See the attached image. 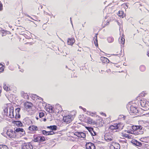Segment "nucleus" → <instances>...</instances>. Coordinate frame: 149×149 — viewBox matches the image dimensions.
<instances>
[{
    "mask_svg": "<svg viewBox=\"0 0 149 149\" xmlns=\"http://www.w3.org/2000/svg\"><path fill=\"white\" fill-rule=\"evenodd\" d=\"M6 134L8 138L13 139L18 138L17 134H19L21 136L25 134V132L22 128H9L7 130Z\"/></svg>",
    "mask_w": 149,
    "mask_h": 149,
    "instance_id": "f257e3e1",
    "label": "nucleus"
},
{
    "mask_svg": "<svg viewBox=\"0 0 149 149\" xmlns=\"http://www.w3.org/2000/svg\"><path fill=\"white\" fill-rule=\"evenodd\" d=\"M143 127L141 125L133 126L132 127V130L130 133L131 134L136 135H139L143 133L142 131Z\"/></svg>",
    "mask_w": 149,
    "mask_h": 149,
    "instance_id": "f03ea898",
    "label": "nucleus"
},
{
    "mask_svg": "<svg viewBox=\"0 0 149 149\" xmlns=\"http://www.w3.org/2000/svg\"><path fill=\"white\" fill-rule=\"evenodd\" d=\"M130 104H128L127 105V108L130 107L129 112L131 115H139V111L137 108L134 107L133 105L130 106Z\"/></svg>",
    "mask_w": 149,
    "mask_h": 149,
    "instance_id": "7ed1b4c3",
    "label": "nucleus"
},
{
    "mask_svg": "<svg viewBox=\"0 0 149 149\" xmlns=\"http://www.w3.org/2000/svg\"><path fill=\"white\" fill-rule=\"evenodd\" d=\"M33 141L35 142H42L46 140L45 137L39 134H34L33 136Z\"/></svg>",
    "mask_w": 149,
    "mask_h": 149,
    "instance_id": "20e7f679",
    "label": "nucleus"
},
{
    "mask_svg": "<svg viewBox=\"0 0 149 149\" xmlns=\"http://www.w3.org/2000/svg\"><path fill=\"white\" fill-rule=\"evenodd\" d=\"M140 102L141 106L144 108L143 110L146 111L149 109V101L143 99L140 100Z\"/></svg>",
    "mask_w": 149,
    "mask_h": 149,
    "instance_id": "39448f33",
    "label": "nucleus"
},
{
    "mask_svg": "<svg viewBox=\"0 0 149 149\" xmlns=\"http://www.w3.org/2000/svg\"><path fill=\"white\" fill-rule=\"evenodd\" d=\"M74 118L73 115L71 114H69L64 116L63 120L65 123L68 124L71 122L73 120Z\"/></svg>",
    "mask_w": 149,
    "mask_h": 149,
    "instance_id": "423d86ee",
    "label": "nucleus"
},
{
    "mask_svg": "<svg viewBox=\"0 0 149 149\" xmlns=\"http://www.w3.org/2000/svg\"><path fill=\"white\" fill-rule=\"evenodd\" d=\"M33 105L31 102L28 101L26 102L24 104V109L26 110L29 111L31 110Z\"/></svg>",
    "mask_w": 149,
    "mask_h": 149,
    "instance_id": "0eeeda50",
    "label": "nucleus"
},
{
    "mask_svg": "<svg viewBox=\"0 0 149 149\" xmlns=\"http://www.w3.org/2000/svg\"><path fill=\"white\" fill-rule=\"evenodd\" d=\"M21 148L22 149H32L33 146L30 143H24L22 146Z\"/></svg>",
    "mask_w": 149,
    "mask_h": 149,
    "instance_id": "6e6552de",
    "label": "nucleus"
},
{
    "mask_svg": "<svg viewBox=\"0 0 149 149\" xmlns=\"http://www.w3.org/2000/svg\"><path fill=\"white\" fill-rule=\"evenodd\" d=\"M28 130L31 133H35L38 130V127L36 125H31L29 127Z\"/></svg>",
    "mask_w": 149,
    "mask_h": 149,
    "instance_id": "1a4fd4ad",
    "label": "nucleus"
},
{
    "mask_svg": "<svg viewBox=\"0 0 149 149\" xmlns=\"http://www.w3.org/2000/svg\"><path fill=\"white\" fill-rule=\"evenodd\" d=\"M74 135L80 138H84L86 136V134L82 132H76L74 133Z\"/></svg>",
    "mask_w": 149,
    "mask_h": 149,
    "instance_id": "9d476101",
    "label": "nucleus"
},
{
    "mask_svg": "<svg viewBox=\"0 0 149 149\" xmlns=\"http://www.w3.org/2000/svg\"><path fill=\"white\" fill-rule=\"evenodd\" d=\"M86 149H95V145L91 142L87 143L86 144Z\"/></svg>",
    "mask_w": 149,
    "mask_h": 149,
    "instance_id": "9b49d317",
    "label": "nucleus"
},
{
    "mask_svg": "<svg viewBox=\"0 0 149 149\" xmlns=\"http://www.w3.org/2000/svg\"><path fill=\"white\" fill-rule=\"evenodd\" d=\"M45 109L46 111L49 113H52L53 112L52 107L50 106L49 104L46 105L45 107Z\"/></svg>",
    "mask_w": 149,
    "mask_h": 149,
    "instance_id": "f8f14e48",
    "label": "nucleus"
},
{
    "mask_svg": "<svg viewBox=\"0 0 149 149\" xmlns=\"http://www.w3.org/2000/svg\"><path fill=\"white\" fill-rule=\"evenodd\" d=\"M110 147L111 149H120V146L118 143H115L111 144Z\"/></svg>",
    "mask_w": 149,
    "mask_h": 149,
    "instance_id": "ddd939ff",
    "label": "nucleus"
},
{
    "mask_svg": "<svg viewBox=\"0 0 149 149\" xmlns=\"http://www.w3.org/2000/svg\"><path fill=\"white\" fill-rule=\"evenodd\" d=\"M85 128L91 133L92 135L94 136L96 135V133L94 131L93 128L87 126L85 127Z\"/></svg>",
    "mask_w": 149,
    "mask_h": 149,
    "instance_id": "4468645a",
    "label": "nucleus"
},
{
    "mask_svg": "<svg viewBox=\"0 0 149 149\" xmlns=\"http://www.w3.org/2000/svg\"><path fill=\"white\" fill-rule=\"evenodd\" d=\"M20 110V109L19 108H17L15 110V118H20V116L19 114Z\"/></svg>",
    "mask_w": 149,
    "mask_h": 149,
    "instance_id": "2eb2a0df",
    "label": "nucleus"
},
{
    "mask_svg": "<svg viewBox=\"0 0 149 149\" xmlns=\"http://www.w3.org/2000/svg\"><path fill=\"white\" fill-rule=\"evenodd\" d=\"M55 110L56 113H58L62 111V108L61 105H57L55 106Z\"/></svg>",
    "mask_w": 149,
    "mask_h": 149,
    "instance_id": "dca6fc26",
    "label": "nucleus"
},
{
    "mask_svg": "<svg viewBox=\"0 0 149 149\" xmlns=\"http://www.w3.org/2000/svg\"><path fill=\"white\" fill-rule=\"evenodd\" d=\"M10 118H13L14 117V109L13 107H10L9 108V113L8 116Z\"/></svg>",
    "mask_w": 149,
    "mask_h": 149,
    "instance_id": "f3484780",
    "label": "nucleus"
},
{
    "mask_svg": "<svg viewBox=\"0 0 149 149\" xmlns=\"http://www.w3.org/2000/svg\"><path fill=\"white\" fill-rule=\"evenodd\" d=\"M75 39L73 38H68L67 40V44L68 45H72L75 42Z\"/></svg>",
    "mask_w": 149,
    "mask_h": 149,
    "instance_id": "a211bd4d",
    "label": "nucleus"
},
{
    "mask_svg": "<svg viewBox=\"0 0 149 149\" xmlns=\"http://www.w3.org/2000/svg\"><path fill=\"white\" fill-rule=\"evenodd\" d=\"M42 133L43 134L46 136L52 135L54 134V132L53 131L47 132L45 130H42Z\"/></svg>",
    "mask_w": 149,
    "mask_h": 149,
    "instance_id": "6ab92c4d",
    "label": "nucleus"
},
{
    "mask_svg": "<svg viewBox=\"0 0 149 149\" xmlns=\"http://www.w3.org/2000/svg\"><path fill=\"white\" fill-rule=\"evenodd\" d=\"M117 129L119 130H122L123 129L124 126V125L123 123L120 122L118 123H115Z\"/></svg>",
    "mask_w": 149,
    "mask_h": 149,
    "instance_id": "aec40b11",
    "label": "nucleus"
},
{
    "mask_svg": "<svg viewBox=\"0 0 149 149\" xmlns=\"http://www.w3.org/2000/svg\"><path fill=\"white\" fill-rule=\"evenodd\" d=\"M100 59L102 62L104 63H108L110 61L107 58L103 56L101 57Z\"/></svg>",
    "mask_w": 149,
    "mask_h": 149,
    "instance_id": "412c9836",
    "label": "nucleus"
},
{
    "mask_svg": "<svg viewBox=\"0 0 149 149\" xmlns=\"http://www.w3.org/2000/svg\"><path fill=\"white\" fill-rule=\"evenodd\" d=\"M104 139L107 141L108 142L112 141L114 139L110 135L105 136L104 137Z\"/></svg>",
    "mask_w": 149,
    "mask_h": 149,
    "instance_id": "4be33fe9",
    "label": "nucleus"
},
{
    "mask_svg": "<svg viewBox=\"0 0 149 149\" xmlns=\"http://www.w3.org/2000/svg\"><path fill=\"white\" fill-rule=\"evenodd\" d=\"M22 97L25 99H29V97L27 93H25L24 91H22L21 93Z\"/></svg>",
    "mask_w": 149,
    "mask_h": 149,
    "instance_id": "5701e85b",
    "label": "nucleus"
},
{
    "mask_svg": "<svg viewBox=\"0 0 149 149\" xmlns=\"http://www.w3.org/2000/svg\"><path fill=\"white\" fill-rule=\"evenodd\" d=\"M140 141L142 142L149 143V137H142L140 139Z\"/></svg>",
    "mask_w": 149,
    "mask_h": 149,
    "instance_id": "b1692460",
    "label": "nucleus"
},
{
    "mask_svg": "<svg viewBox=\"0 0 149 149\" xmlns=\"http://www.w3.org/2000/svg\"><path fill=\"white\" fill-rule=\"evenodd\" d=\"M12 123L17 126L20 127L22 126L23 125L21 122L19 121L13 120L12 122Z\"/></svg>",
    "mask_w": 149,
    "mask_h": 149,
    "instance_id": "393cba45",
    "label": "nucleus"
},
{
    "mask_svg": "<svg viewBox=\"0 0 149 149\" xmlns=\"http://www.w3.org/2000/svg\"><path fill=\"white\" fill-rule=\"evenodd\" d=\"M121 18H123L125 16V14L124 12L122 10L119 11L117 14Z\"/></svg>",
    "mask_w": 149,
    "mask_h": 149,
    "instance_id": "a878e982",
    "label": "nucleus"
},
{
    "mask_svg": "<svg viewBox=\"0 0 149 149\" xmlns=\"http://www.w3.org/2000/svg\"><path fill=\"white\" fill-rule=\"evenodd\" d=\"M117 129L115 123L111 125L109 129L110 131L112 132L113 130Z\"/></svg>",
    "mask_w": 149,
    "mask_h": 149,
    "instance_id": "bb28decb",
    "label": "nucleus"
},
{
    "mask_svg": "<svg viewBox=\"0 0 149 149\" xmlns=\"http://www.w3.org/2000/svg\"><path fill=\"white\" fill-rule=\"evenodd\" d=\"M8 107H6L4 108L3 113V115L4 116H8Z\"/></svg>",
    "mask_w": 149,
    "mask_h": 149,
    "instance_id": "cd10ccee",
    "label": "nucleus"
},
{
    "mask_svg": "<svg viewBox=\"0 0 149 149\" xmlns=\"http://www.w3.org/2000/svg\"><path fill=\"white\" fill-rule=\"evenodd\" d=\"M47 128L50 129L52 131H56L57 130V126L55 125L47 126Z\"/></svg>",
    "mask_w": 149,
    "mask_h": 149,
    "instance_id": "c85d7f7f",
    "label": "nucleus"
},
{
    "mask_svg": "<svg viewBox=\"0 0 149 149\" xmlns=\"http://www.w3.org/2000/svg\"><path fill=\"white\" fill-rule=\"evenodd\" d=\"M86 123L89 124H92L94 123L93 120L90 117H88L87 118Z\"/></svg>",
    "mask_w": 149,
    "mask_h": 149,
    "instance_id": "c756f323",
    "label": "nucleus"
},
{
    "mask_svg": "<svg viewBox=\"0 0 149 149\" xmlns=\"http://www.w3.org/2000/svg\"><path fill=\"white\" fill-rule=\"evenodd\" d=\"M97 34H96L95 36V38H94V42L95 45L96 47L98 46V40L97 39Z\"/></svg>",
    "mask_w": 149,
    "mask_h": 149,
    "instance_id": "7c9ffc66",
    "label": "nucleus"
},
{
    "mask_svg": "<svg viewBox=\"0 0 149 149\" xmlns=\"http://www.w3.org/2000/svg\"><path fill=\"white\" fill-rule=\"evenodd\" d=\"M125 36L123 33L121 36V38L120 39V42L122 44H124L125 42Z\"/></svg>",
    "mask_w": 149,
    "mask_h": 149,
    "instance_id": "2f4dec72",
    "label": "nucleus"
},
{
    "mask_svg": "<svg viewBox=\"0 0 149 149\" xmlns=\"http://www.w3.org/2000/svg\"><path fill=\"white\" fill-rule=\"evenodd\" d=\"M3 88L6 91H8L10 90V87L8 85L4 84Z\"/></svg>",
    "mask_w": 149,
    "mask_h": 149,
    "instance_id": "473e14b6",
    "label": "nucleus"
},
{
    "mask_svg": "<svg viewBox=\"0 0 149 149\" xmlns=\"http://www.w3.org/2000/svg\"><path fill=\"white\" fill-rule=\"evenodd\" d=\"M0 149H9L7 146L5 145H0Z\"/></svg>",
    "mask_w": 149,
    "mask_h": 149,
    "instance_id": "72a5a7b5",
    "label": "nucleus"
},
{
    "mask_svg": "<svg viewBox=\"0 0 149 149\" xmlns=\"http://www.w3.org/2000/svg\"><path fill=\"white\" fill-rule=\"evenodd\" d=\"M4 68V66L0 63V73L2 72H3Z\"/></svg>",
    "mask_w": 149,
    "mask_h": 149,
    "instance_id": "f704fd0d",
    "label": "nucleus"
},
{
    "mask_svg": "<svg viewBox=\"0 0 149 149\" xmlns=\"http://www.w3.org/2000/svg\"><path fill=\"white\" fill-rule=\"evenodd\" d=\"M0 32L1 33L2 36H5L6 35V32L4 30H2L1 28H0Z\"/></svg>",
    "mask_w": 149,
    "mask_h": 149,
    "instance_id": "c9c22d12",
    "label": "nucleus"
},
{
    "mask_svg": "<svg viewBox=\"0 0 149 149\" xmlns=\"http://www.w3.org/2000/svg\"><path fill=\"white\" fill-rule=\"evenodd\" d=\"M141 72H144L146 70V67L144 65H141L139 68Z\"/></svg>",
    "mask_w": 149,
    "mask_h": 149,
    "instance_id": "e433bc0d",
    "label": "nucleus"
},
{
    "mask_svg": "<svg viewBox=\"0 0 149 149\" xmlns=\"http://www.w3.org/2000/svg\"><path fill=\"white\" fill-rule=\"evenodd\" d=\"M33 42H27L24 44L26 47H29L33 45Z\"/></svg>",
    "mask_w": 149,
    "mask_h": 149,
    "instance_id": "4c0bfd02",
    "label": "nucleus"
},
{
    "mask_svg": "<svg viewBox=\"0 0 149 149\" xmlns=\"http://www.w3.org/2000/svg\"><path fill=\"white\" fill-rule=\"evenodd\" d=\"M123 136L125 138H131V136H130L129 134H123Z\"/></svg>",
    "mask_w": 149,
    "mask_h": 149,
    "instance_id": "58836bf2",
    "label": "nucleus"
},
{
    "mask_svg": "<svg viewBox=\"0 0 149 149\" xmlns=\"http://www.w3.org/2000/svg\"><path fill=\"white\" fill-rule=\"evenodd\" d=\"M107 40L109 42H113L114 39H113L111 37H109L107 38Z\"/></svg>",
    "mask_w": 149,
    "mask_h": 149,
    "instance_id": "ea45409f",
    "label": "nucleus"
},
{
    "mask_svg": "<svg viewBox=\"0 0 149 149\" xmlns=\"http://www.w3.org/2000/svg\"><path fill=\"white\" fill-rule=\"evenodd\" d=\"M45 114L43 112H41L39 113V116L40 118H41L44 116Z\"/></svg>",
    "mask_w": 149,
    "mask_h": 149,
    "instance_id": "a19ab883",
    "label": "nucleus"
},
{
    "mask_svg": "<svg viewBox=\"0 0 149 149\" xmlns=\"http://www.w3.org/2000/svg\"><path fill=\"white\" fill-rule=\"evenodd\" d=\"M136 145L138 146H141L142 145V144L140 142H138L136 141Z\"/></svg>",
    "mask_w": 149,
    "mask_h": 149,
    "instance_id": "79ce46f5",
    "label": "nucleus"
},
{
    "mask_svg": "<svg viewBox=\"0 0 149 149\" xmlns=\"http://www.w3.org/2000/svg\"><path fill=\"white\" fill-rule=\"evenodd\" d=\"M3 9V4L0 1V11H2Z\"/></svg>",
    "mask_w": 149,
    "mask_h": 149,
    "instance_id": "37998d69",
    "label": "nucleus"
},
{
    "mask_svg": "<svg viewBox=\"0 0 149 149\" xmlns=\"http://www.w3.org/2000/svg\"><path fill=\"white\" fill-rule=\"evenodd\" d=\"M100 113L102 115L104 116H106V114L104 113L101 112H100Z\"/></svg>",
    "mask_w": 149,
    "mask_h": 149,
    "instance_id": "c03bdc74",
    "label": "nucleus"
},
{
    "mask_svg": "<svg viewBox=\"0 0 149 149\" xmlns=\"http://www.w3.org/2000/svg\"><path fill=\"white\" fill-rule=\"evenodd\" d=\"M120 116H121L122 118H123L124 120L125 119V118L126 117V116H123V115H120Z\"/></svg>",
    "mask_w": 149,
    "mask_h": 149,
    "instance_id": "a18cd8bd",
    "label": "nucleus"
},
{
    "mask_svg": "<svg viewBox=\"0 0 149 149\" xmlns=\"http://www.w3.org/2000/svg\"><path fill=\"white\" fill-rule=\"evenodd\" d=\"M95 115H96V113H92L91 114H90V115L92 116H95Z\"/></svg>",
    "mask_w": 149,
    "mask_h": 149,
    "instance_id": "49530a36",
    "label": "nucleus"
},
{
    "mask_svg": "<svg viewBox=\"0 0 149 149\" xmlns=\"http://www.w3.org/2000/svg\"><path fill=\"white\" fill-rule=\"evenodd\" d=\"M147 55L149 56V49L147 51Z\"/></svg>",
    "mask_w": 149,
    "mask_h": 149,
    "instance_id": "de8ad7c7",
    "label": "nucleus"
},
{
    "mask_svg": "<svg viewBox=\"0 0 149 149\" xmlns=\"http://www.w3.org/2000/svg\"><path fill=\"white\" fill-rule=\"evenodd\" d=\"M109 24V22H107V23L106 24V25H108Z\"/></svg>",
    "mask_w": 149,
    "mask_h": 149,
    "instance_id": "09e8293b",
    "label": "nucleus"
},
{
    "mask_svg": "<svg viewBox=\"0 0 149 149\" xmlns=\"http://www.w3.org/2000/svg\"><path fill=\"white\" fill-rule=\"evenodd\" d=\"M46 120V119L45 118L43 119V121L45 122Z\"/></svg>",
    "mask_w": 149,
    "mask_h": 149,
    "instance_id": "8fccbe9b",
    "label": "nucleus"
},
{
    "mask_svg": "<svg viewBox=\"0 0 149 149\" xmlns=\"http://www.w3.org/2000/svg\"><path fill=\"white\" fill-rule=\"evenodd\" d=\"M1 88L0 86V93H1Z\"/></svg>",
    "mask_w": 149,
    "mask_h": 149,
    "instance_id": "3c124183",
    "label": "nucleus"
},
{
    "mask_svg": "<svg viewBox=\"0 0 149 149\" xmlns=\"http://www.w3.org/2000/svg\"><path fill=\"white\" fill-rule=\"evenodd\" d=\"M124 5H125V6H126L127 7V8H128V6H127V5L126 4H125Z\"/></svg>",
    "mask_w": 149,
    "mask_h": 149,
    "instance_id": "603ef678",
    "label": "nucleus"
},
{
    "mask_svg": "<svg viewBox=\"0 0 149 149\" xmlns=\"http://www.w3.org/2000/svg\"><path fill=\"white\" fill-rule=\"evenodd\" d=\"M21 71V72H23V71H24V70H22V71Z\"/></svg>",
    "mask_w": 149,
    "mask_h": 149,
    "instance_id": "864d4df0",
    "label": "nucleus"
},
{
    "mask_svg": "<svg viewBox=\"0 0 149 149\" xmlns=\"http://www.w3.org/2000/svg\"><path fill=\"white\" fill-rule=\"evenodd\" d=\"M97 124H98V123L97 122Z\"/></svg>",
    "mask_w": 149,
    "mask_h": 149,
    "instance_id": "5fc2aeb1",
    "label": "nucleus"
},
{
    "mask_svg": "<svg viewBox=\"0 0 149 149\" xmlns=\"http://www.w3.org/2000/svg\"><path fill=\"white\" fill-rule=\"evenodd\" d=\"M29 17H30V18H32V17H30L29 16Z\"/></svg>",
    "mask_w": 149,
    "mask_h": 149,
    "instance_id": "6e6d98bb",
    "label": "nucleus"
}]
</instances>
